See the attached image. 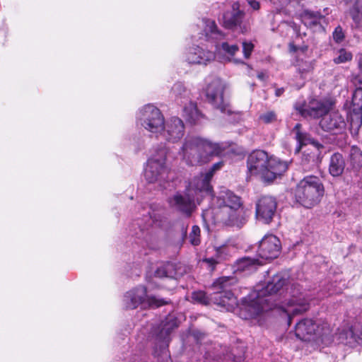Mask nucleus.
<instances>
[{
	"label": "nucleus",
	"mask_w": 362,
	"mask_h": 362,
	"mask_svg": "<svg viewBox=\"0 0 362 362\" xmlns=\"http://www.w3.org/2000/svg\"><path fill=\"white\" fill-rule=\"evenodd\" d=\"M172 92L175 96L177 103L182 104V101L187 102L192 100L190 98V92L185 88L182 83H176L172 88Z\"/></svg>",
	"instance_id": "28"
},
{
	"label": "nucleus",
	"mask_w": 362,
	"mask_h": 362,
	"mask_svg": "<svg viewBox=\"0 0 362 362\" xmlns=\"http://www.w3.org/2000/svg\"><path fill=\"white\" fill-rule=\"evenodd\" d=\"M184 134V122L181 119L173 117L166 122L164 121L163 127L160 130L158 138L175 143L182 138Z\"/></svg>",
	"instance_id": "14"
},
{
	"label": "nucleus",
	"mask_w": 362,
	"mask_h": 362,
	"mask_svg": "<svg viewBox=\"0 0 362 362\" xmlns=\"http://www.w3.org/2000/svg\"><path fill=\"white\" fill-rule=\"evenodd\" d=\"M250 173L259 175L265 182H272L288 169V163L275 157H269L262 150L255 151L247 158Z\"/></svg>",
	"instance_id": "4"
},
{
	"label": "nucleus",
	"mask_w": 362,
	"mask_h": 362,
	"mask_svg": "<svg viewBox=\"0 0 362 362\" xmlns=\"http://www.w3.org/2000/svg\"><path fill=\"white\" fill-rule=\"evenodd\" d=\"M223 165V162H218L213 165L210 170L205 174H201L199 177L194 178V187L200 192L209 193L211 192L210 180L213 177L214 173L220 169Z\"/></svg>",
	"instance_id": "22"
},
{
	"label": "nucleus",
	"mask_w": 362,
	"mask_h": 362,
	"mask_svg": "<svg viewBox=\"0 0 362 362\" xmlns=\"http://www.w3.org/2000/svg\"><path fill=\"white\" fill-rule=\"evenodd\" d=\"M226 147L224 144L212 143L200 137H187L179 154L187 165L195 166L209 162L214 156H221Z\"/></svg>",
	"instance_id": "3"
},
{
	"label": "nucleus",
	"mask_w": 362,
	"mask_h": 362,
	"mask_svg": "<svg viewBox=\"0 0 362 362\" xmlns=\"http://www.w3.org/2000/svg\"><path fill=\"white\" fill-rule=\"evenodd\" d=\"M225 84L218 78H212L206 88V98L214 108L219 110L221 113L230 115L232 110L229 104L223 98Z\"/></svg>",
	"instance_id": "13"
},
{
	"label": "nucleus",
	"mask_w": 362,
	"mask_h": 362,
	"mask_svg": "<svg viewBox=\"0 0 362 362\" xmlns=\"http://www.w3.org/2000/svg\"><path fill=\"white\" fill-rule=\"evenodd\" d=\"M353 55L351 52L345 49H340L337 52V56L334 58L333 61L335 64H339L351 61Z\"/></svg>",
	"instance_id": "34"
},
{
	"label": "nucleus",
	"mask_w": 362,
	"mask_h": 362,
	"mask_svg": "<svg viewBox=\"0 0 362 362\" xmlns=\"http://www.w3.org/2000/svg\"><path fill=\"white\" fill-rule=\"evenodd\" d=\"M345 168V160L339 153H334L329 160V172L333 177L341 175Z\"/></svg>",
	"instance_id": "25"
},
{
	"label": "nucleus",
	"mask_w": 362,
	"mask_h": 362,
	"mask_svg": "<svg viewBox=\"0 0 362 362\" xmlns=\"http://www.w3.org/2000/svg\"><path fill=\"white\" fill-rule=\"evenodd\" d=\"M300 127V124L298 123L295 126V129H296V138L299 144V146L296 148V152L300 151V146L305 144V135L299 132Z\"/></svg>",
	"instance_id": "39"
},
{
	"label": "nucleus",
	"mask_w": 362,
	"mask_h": 362,
	"mask_svg": "<svg viewBox=\"0 0 362 362\" xmlns=\"http://www.w3.org/2000/svg\"><path fill=\"white\" fill-rule=\"evenodd\" d=\"M216 204L213 211L216 222L237 228H241L247 222L241 198L233 192L221 191L216 198Z\"/></svg>",
	"instance_id": "2"
},
{
	"label": "nucleus",
	"mask_w": 362,
	"mask_h": 362,
	"mask_svg": "<svg viewBox=\"0 0 362 362\" xmlns=\"http://www.w3.org/2000/svg\"><path fill=\"white\" fill-rule=\"evenodd\" d=\"M357 67L358 72L353 74L352 81L356 86H362V53L357 55Z\"/></svg>",
	"instance_id": "35"
},
{
	"label": "nucleus",
	"mask_w": 362,
	"mask_h": 362,
	"mask_svg": "<svg viewBox=\"0 0 362 362\" xmlns=\"http://www.w3.org/2000/svg\"><path fill=\"white\" fill-rule=\"evenodd\" d=\"M332 36H333L334 40L336 42L339 43V42H342L343 40L344 39V33L342 28L341 26H337L334 29Z\"/></svg>",
	"instance_id": "40"
},
{
	"label": "nucleus",
	"mask_w": 362,
	"mask_h": 362,
	"mask_svg": "<svg viewBox=\"0 0 362 362\" xmlns=\"http://www.w3.org/2000/svg\"><path fill=\"white\" fill-rule=\"evenodd\" d=\"M244 355L245 346L243 345H240L236 349H233L229 353H227L226 357L235 362H240L244 359Z\"/></svg>",
	"instance_id": "33"
},
{
	"label": "nucleus",
	"mask_w": 362,
	"mask_h": 362,
	"mask_svg": "<svg viewBox=\"0 0 362 362\" xmlns=\"http://www.w3.org/2000/svg\"><path fill=\"white\" fill-rule=\"evenodd\" d=\"M186 61L189 64H206L215 59L212 51L205 50L199 46L189 47L185 54Z\"/></svg>",
	"instance_id": "18"
},
{
	"label": "nucleus",
	"mask_w": 362,
	"mask_h": 362,
	"mask_svg": "<svg viewBox=\"0 0 362 362\" xmlns=\"http://www.w3.org/2000/svg\"><path fill=\"white\" fill-rule=\"evenodd\" d=\"M352 105L354 115L356 117V124L360 126L362 123V89L357 88L352 97Z\"/></svg>",
	"instance_id": "26"
},
{
	"label": "nucleus",
	"mask_w": 362,
	"mask_h": 362,
	"mask_svg": "<svg viewBox=\"0 0 362 362\" xmlns=\"http://www.w3.org/2000/svg\"><path fill=\"white\" fill-rule=\"evenodd\" d=\"M200 228L197 226H193L189 233V242L193 245H198L200 243Z\"/></svg>",
	"instance_id": "36"
},
{
	"label": "nucleus",
	"mask_w": 362,
	"mask_h": 362,
	"mask_svg": "<svg viewBox=\"0 0 362 362\" xmlns=\"http://www.w3.org/2000/svg\"><path fill=\"white\" fill-rule=\"evenodd\" d=\"M340 339L343 343L351 347H354L357 344L362 343V338L356 337L351 328H349L348 329L344 330L341 332Z\"/></svg>",
	"instance_id": "29"
},
{
	"label": "nucleus",
	"mask_w": 362,
	"mask_h": 362,
	"mask_svg": "<svg viewBox=\"0 0 362 362\" xmlns=\"http://www.w3.org/2000/svg\"><path fill=\"white\" fill-rule=\"evenodd\" d=\"M247 4L251 6L253 10H258L259 8V3L256 0H238L233 4L234 9H238L240 6H243Z\"/></svg>",
	"instance_id": "37"
},
{
	"label": "nucleus",
	"mask_w": 362,
	"mask_h": 362,
	"mask_svg": "<svg viewBox=\"0 0 362 362\" xmlns=\"http://www.w3.org/2000/svg\"><path fill=\"white\" fill-rule=\"evenodd\" d=\"M350 15L357 26L362 24V0H358L350 10Z\"/></svg>",
	"instance_id": "32"
},
{
	"label": "nucleus",
	"mask_w": 362,
	"mask_h": 362,
	"mask_svg": "<svg viewBox=\"0 0 362 362\" xmlns=\"http://www.w3.org/2000/svg\"><path fill=\"white\" fill-rule=\"evenodd\" d=\"M313 66L310 62H305L298 64V71L302 77L312 71Z\"/></svg>",
	"instance_id": "38"
},
{
	"label": "nucleus",
	"mask_w": 362,
	"mask_h": 362,
	"mask_svg": "<svg viewBox=\"0 0 362 362\" xmlns=\"http://www.w3.org/2000/svg\"><path fill=\"white\" fill-rule=\"evenodd\" d=\"M324 194V187L320 178L310 175L305 177L297 185L295 196L296 201L305 208H311L320 201Z\"/></svg>",
	"instance_id": "7"
},
{
	"label": "nucleus",
	"mask_w": 362,
	"mask_h": 362,
	"mask_svg": "<svg viewBox=\"0 0 362 362\" xmlns=\"http://www.w3.org/2000/svg\"><path fill=\"white\" fill-rule=\"evenodd\" d=\"M321 18L320 13L310 11H304L301 16L302 21L306 25H317Z\"/></svg>",
	"instance_id": "30"
},
{
	"label": "nucleus",
	"mask_w": 362,
	"mask_h": 362,
	"mask_svg": "<svg viewBox=\"0 0 362 362\" xmlns=\"http://www.w3.org/2000/svg\"><path fill=\"white\" fill-rule=\"evenodd\" d=\"M236 279L233 276H222L214 282L212 288L214 290L211 300L218 305L227 311L233 312L237 308V298L230 288L235 284Z\"/></svg>",
	"instance_id": "8"
},
{
	"label": "nucleus",
	"mask_w": 362,
	"mask_h": 362,
	"mask_svg": "<svg viewBox=\"0 0 362 362\" xmlns=\"http://www.w3.org/2000/svg\"><path fill=\"white\" fill-rule=\"evenodd\" d=\"M254 48V45L251 42H244L243 43V54L245 58H248Z\"/></svg>",
	"instance_id": "42"
},
{
	"label": "nucleus",
	"mask_w": 362,
	"mask_h": 362,
	"mask_svg": "<svg viewBox=\"0 0 362 362\" xmlns=\"http://www.w3.org/2000/svg\"><path fill=\"white\" fill-rule=\"evenodd\" d=\"M277 203L276 199L269 196H263L256 204L257 218L264 223H269L276 211Z\"/></svg>",
	"instance_id": "17"
},
{
	"label": "nucleus",
	"mask_w": 362,
	"mask_h": 362,
	"mask_svg": "<svg viewBox=\"0 0 362 362\" xmlns=\"http://www.w3.org/2000/svg\"><path fill=\"white\" fill-rule=\"evenodd\" d=\"M123 301L125 307L128 309L136 308L140 305L144 307L148 305L152 308H158L171 303V300L169 298L147 296L146 288L143 286H139L127 292Z\"/></svg>",
	"instance_id": "10"
},
{
	"label": "nucleus",
	"mask_w": 362,
	"mask_h": 362,
	"mask_svg": "<svg viewBox=\"0 0 362 362\" xmlns=\"http://www.w3.org/2000/svg\"><path fill=\"white\" fill-rule=\"evenodd\" d=\"M167 153L168 149L165 147H160L155 149L154 153L148 158L144 170V177L148 182L154 183L163 179L166 175Z\"/></svg>",
	"instance_id": "11"
},
{
	"label": "nucleus",
	"mask_w": 362,
	"mask_h": 362,
	"mask_svg": "<svg viewBox=\"0 0 362 362\" xmlns=\"http://www.w3.org/2000/svg\"><path fill=\"white\" fill-rule=\"evenodd\" d=\"M284 88H277L275 91V95L276 97H279L284 93Z\"/></svg>",
	"instance_id": "44"
},
{
	"label": "nucleus",
	"mask_w": 362,
	"mask_h": 362,
	"mask_svg": "<svg viewBox=\"0 0 362 362\" xmlns=\"http://www.w3.org/2000/svg\"><path fill=\"white\" fill-rule=\"evenodd\" d=\"M233 247L226 245H222L218 247H214V254L210 257H206L203 262L207 264L209 269L211 271L215 269L216 266L223 261L227 259L230 255Z\"/></svg>",
	"instance_id": "21"
},
{
	"label": "nucleus",
	"mask_w": 362,
	"mask_h": 362,
	"mask_svg": "<svg viewBox=\"0 0 362 362\" xmlns=\"http://www.w3.org/2000/svg\"><path fill=\"white\" fill-rule=\"evenodd\" d=\"M263 264V261L260 260V259L251 258L249 257H245L242 259H240L237 262V269L239 271L245 272V271H253L256 269L257 265Z\"/></svg>",
	"instance_id": "27"
},
{
	"label": "nucleus",
	"mask_w": 362,
	"mask_h": 362,
	"mask_svg": "<svg viewBox=\"0 0 362 362\" xmlns=\"http://www.w3.org/2000/svg\"><path fill=\"white\" fill-rule=\"evenodd\" d=\"M296 109L304 117H322L320 125L322 129L337 134L346 127V122L337 111L329 112L327 106L317 100L311 101L308 105H296Z\"/></svg>",
	"instance_id": "5"
},
{
	"label": "nucleus",
	"mask_w": 362,
	"mask_h": 362,
	"mask_svg": "<svg viewBox=\"0 0 362 362\" xmlns=\"http://www.w3.org/2000/svg\"><path fill=\"white\" fill-rule=\"evenodd\" d=\"M288 279L281 274L273 276L271 281L262 289H256L240 308V317L247 320L253 318L263 312L278 308L288 319V325L292 317L301 315L310 308L311 296L303 291L298 283H292L286 288V299L279 304L274 303V294L286 286Z\"/></svg>",
	"instance_id": "1"
},
{
	"label": "nucleus",
	"mask_w": 362,
	"mask_h": 362,
	"mask_svg": "<svg viewBox=\"0 0 362 362\" xmlns=\"http://www.w3.org/2000/svg\"><path fill=\"white\" fill-rule=\"evenodd\" d=\"M137 119L141 126L158 137L164 124V117L158 108L151 104L146 105L139 110Z\"/></svg>",
	"instance_id": "12"
},
{
	"label": "nucleus",
	"mask_w": 362,
	"mask_h": 362,
	"mask_svg": "<svg viewBox=\"0 0 362 362\" xmlns=\"http://www.w3.org/2000/svg\"><path fill=\"white\" fill-rule=\"evenodd\" d=\"M183 106L182 116L192 124H197L202 119L204 115L197 109V104L189 100L187 102L182 101Z\"/></svg>",
	"instance_id": "24"
},
{
	"label": "nucleus",
	"mask_w": 362,
	"mask_h": 362,
	"mask_svg": "<svg viewBox=\"0 0 362 362\" xmlns=\"http://www.w3.org/2000/svg\"><path fill=\"white\" fill-rule=\"evenodd\" d=\"M264 123H271L276 119V115L274 112L270 111L262 114L259 117Z\"/></svg>",
	"instance_id": "41"
},
{
	"label": "nucleus",
	"mask_w": 362,
	"mask_h": 362,
	"mask_svg": "<svg viewBox=\"0 0 362 362\" xmlns=\"http://www.w3.org/2000/svg\"><path fill=\"white\" fill-rule=\"evenodd\" d=\"M193 298L195 300H197V301H198V302H199L201 303H203V304H205L207 302V298H206V295H205V293L204 292H201V291H199V292H194L193 293Z\"/></svg>",
	"instance_id": "43"
},
{
	"label": "nucleus",
	"mask_w": 362,
	"mask_h": 362,
	"mask_svg": "<svg viewBox=\"0 0 362 362\" xmlns=\"http://www.w3.org/2000/svg\"><path fill=\"white\" fill-rule=\"evenodd\" d=\"M281 249L280 240L274 235H266L259 242L257 255L260 260H270L276 258Z\"/></svg>",
	"instance_id": "15"
},
{
	"label": "nucleus",
	"mask_w": 362,
	"mask_h": 362,
	"mask_svg": "<svg viewBox=\"0 0 362 362\" xmlns=\"http://www.w3.org/2000/svg\"><path fill=\"white\" fill-rule=\"evenodd\" d=\"M183 274L181 266L174 263L167 262L158 267L154 272V276L156 278H167L177 279Z\"/></svg>",
	"instance_id": "23"
},
{
	"label": "nucleus",
	"mask_w": 362,
	"mask_h": 362,
	"mask_svg": "<svg viewBox=\"0 0 362 362\" xmlns=\"http://www.w3.org/2000/svg\"><path fill=\"white\" fill-rule=\"evenodd\" d=\"M244 16L245 13L240 8L234 9L232 7V11L223 14V25L228 29H235L239 26L241 32L245 33L247 31V27L245 25L243 27L241 26Z\"/></svg>",
	"instance_id": "20"
},
{
	"label": "nucleus",
	"mask_w": 362,
	"mask_h": 362,
	"mask_svg": "<svg viewBox=\"0 0 362 362\" xmlns=\"http://www.w3.org/2000/svg\"><path fill=\"white\" fill-rule=\"evenodd\" d=\"M192 190L194 191L196 194L197 192L201 193L194 187V181L190 184V187L187 189V192L185 195L177 193L169 199L168 202L170 206L189 215L194 207V197Z\"/></svg>",
	"instance_id": "16"
},
{
	"label": "nucleus",
	"mask_w": 362,
	"mask_h": 362,
	"mask_svg": "<svg viewBox=\"0 0 362 362\" xmlns=\"http://www.w3.org/2000/svg\"><path fill=\"white\" fill-rule=\"evenodd\" d=\"M349 159L353 168H358L362 166L361 150L356 146H351L349 152Z\"/></svg>",
	"instance_id": "31"
},
{
	"label": "nucleus",
	"mask_w": 362,
	"mask_h": 362,
	"mask_svg": "<svg viewBox=\"0 0 362 362\" xmlns=\"http://www.w3.org/2000/svg\"><path fill=\"white\" fill-rule=\"evenodd\" d=\"M202 22L203 31L200 38L211 43V46L215 47L216 51L220 52L222 49L230 56H233L239 50L238 45H229L224 41L225 35L218 30L214 21L204 18Z\"/></svg>",
	"instance_id": "9"
},
{
	"label": "nucleus",
	"mask_w": 362,
	"mask_h": 362,
	"mask_svg": "<svg viewBox=\"0 0 362 362\" xmlns=\"http://www.w3.org/2000/svg\"><path fill=\"white\" fill-rule=\"evenodd\" d=\"M177 327L178 323L176 317L173 315H168L155 330L156 339L163 343V346H168L169 335Z\"/></svg>",
	"instance_id": "19"
},
{
	"label": "nucleus",
	"mask_w": 362,
	"mask_h": 362,
	"mask_svg": "<svg viewBox=\"0 0 362 362\" xmlns=\"http://www.w3.org/2000/svg\"><path fill=\"white\" fill-rule=\"evenodd\" d=\"M295 334L302 341L326 343L331 341L332 329L327 322L304 319L296 324Z\"/></svg>",
	"instance_id": "6"
}]
</instances>
